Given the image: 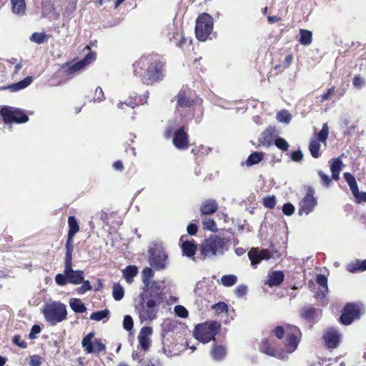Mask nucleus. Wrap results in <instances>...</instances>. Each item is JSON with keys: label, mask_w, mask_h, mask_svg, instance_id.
Returning a JSON list of instances; mask_svg holds the SVG:
<instances>
[{"label": "nucleus", "mask_w": 366, "mask_h": 366, "mask_svg": "<svg viewBox=\"0 0 366 366\" xmlns=\"http://www.w3.org/2000/svg\"><path fill=\"white\" fill-rule=\"evenodd\" d=\"M162 292H139L135 302V312L141 323L157 318L159 307L163 300Z\"/></svg>", "instance_id": "1"}, {"label": "nucleus", "mask_w": 366, "mask_h": 366, "mask_svg": "<svg viewBox=\"0 0 366 366\" xmlns=\"http://www.w3.org/2000/svg\"><path fill=\"white\" fill-rule=\"evenodd\" d=\"M199 249L201 255L204 258L222 255L227 249V241L213 234L202 242Z\"/></svg>", "instance_id": "2"}, {"label": "nucleus", "mask_w": 366, "mask_h": 366, "mask_svg": "<svg viewBox=\"0 0 366 366\" xmlns=\"http://www.w3.org/2000/svg\"><path fill=\"white\" fill-rule=\"evenodd\" d=\"M43 314L46 320L52 326L66 320V305L60 302H52L44 305Z\"/></svg>", "instance_id": "3"}, {"label": "nucleus", "mask_w": 366, "mask_h": 366, "mask_svg": "<svg viewBox=\"0 0 366 366\" xmlns=\"http://www.w3.org/2000/svg\"><path fill=\"white\" fill-rule=\"evenodd\" d=\"M274 332L279 339L282 338L286 334L285 347L287 353H292L297 349L301 335L298 327L287 325L285 329L282 326H278L274 329Z\"/></svg>", "instance_id": "4"}, {"label": "nucleus", "mask_w": 366, "mask_h": 366, "mask_svg": "<svg viewBox=\"0 0 366 366\" xmlns=\"http://www.w3.org/2000/svg\"><path fill=\"white\" fill-rule=\"evenodd\" d=\"M220 328V324L216 321L206 322L197 325L194 330V337L202 343L214 340Z\"/></svg>", "instance_id": "5"}, {"label": "nucleus", "mask_w": 366, "mask_h": 366, "mask_svg": "<svg viewBox=\"0 0 366 366\" xmlns=\"http://www.w3.org/2000/svg\"><path fill=\"white\" fill-rule=\"evenodd\" d=\"M213 29V19L207 14H202L196 20L195 34L197 38L204 41L207 39Z\"/></svg>", "instance_id": "6"}, {"label": "nucleus", "mask_w": 366, "mask_h": 366, "mask_svg": "<svg viewBox=\"0 0 366 366\" xmlns=\"http://www.w3.org/2000/svg\"><path fill=\"white\" fill-rule=\"evenodd\" d=\"M154 271L150 267H145L142 272V286L140 292H162L160 283L154 280Z\"/></svg>", "instance_id": "7"}, {"label": "nucleus", "mask_w": 366, "mask_h": 366, "mask_svg": "<svg viewBox=\"0 0 366 366\" xmlns=\"http://www.w3.org/2000/svg\"><path fill=\"white\" fill-rule=\"evenodd\" d=\"M329 135V128L327 124L322 125L320 132L316 134L315 138L312 139L309 145V150L312 157L317 158L320 157V143L322 142L325 146L327 144V139Z\"/></svg>", "instance_id": "8"}, {"label": "nucleus", "mask_w": 366, "mask_h": 366, "mask_svg": "<svg viewBox=\"0 0 366 366\" xmlns=\"http://www.w3.org/2000/svg\"><path fill=\"white\" fill-rule=\"evenodd\" d=\"M0 114L6 124L24 123L28 121L27 116L20 109L12 107H4L0 110Z\"/></svg>", "instance_id": "9"}, {"label": "nucleus", "mask_w": 366, "mask_h": 366, "mask_svg": "<svg viewBox=\"0 0 366 366\" xmlns=\"http://www.w3.org/2000/svg\"><path fill=\"white\" fill-rule=\"evenodd\" d=\"M81 345L88 354L99 353L106 349L105 345L100 340L94 338V332L89 333L82 339Z\"/></svg>", "instance_id": "10"}, {"label": "nucleus", "mask_w": 366, "mask_h": 366, "mask_svg": "<svg viewBox=\"0 0 366 366\" xmlns=\"http://www.w3.org/2000/svg\"><path fill=\"white\" fill-rule=\"evenodd\" d=\"M362 313L363 309L359 305L347 304L343 309L340 320L342 324L349 325L354 320L359 318Z\"/></svg>", "instance_id": "11"}, {"label": "nucleus", "mask_w": 366, "mask_h": 366, "mask_svg": "<svg viewBox=\"0 0 366 366\" xmlns=\"http://www.w3.org/2000/svg\"><path fill=\"white\" fill-rule=\"evenodd\" d=\"M149 264L157 269H162L165 267V262L167 255L160 247H155L150 250Z\"/></svg>", "instance_id": "12"}, {"label": "nucleus", "mask_w": 366, "mask_h": 366, "mask_svg": "<svg viewBox=\"0 0 366 366\" xmlns=\"http://www.w3.org/2000/svg\"><path fill=\"white\" fill-rule=\"evenodd\" d=\"M315 191L310 189L305 197L300 202V209L299 214H309L316 207L317 204V199L314 197Z\"/></svg>", "instance_id": "13"}, {"label": "nucleus", "mask_w": 366, "mask_h": 366, "mask_svg": "<svg viewBox=\"0 0 366 366\" xmlns=\"http://www.w3.org/2000/svg\"><path fill=\"white\" fill-rule=\"evenodd\" d=\"M96 59V54L93 52H90L88 54L86 55V56L71 66L67 69L66 71L67 75H72L75 74L76 72L81 70L84 69L86 66L89 64L91 62H92Z\"/></svg>", "instance_id": "14"}, {"label": "nucleus", "mask_w": 366, "mask_h": 366, "mask_svg": "<svg viewBox=\"0 0 366 366\" xmlns=\"http://www.w3.org/2000/svg\"><path fill=\"white\" fill-rule=\"evenodd\" d=\"M249 258L252 265H256L262 259H269L272 254L268 249L259 250L257 248H252L248 253Z\"/></svg>", "instance_id": "15"}, {"label": "nucleus", "mask_w": 366, "mask_h": 366, "mask_svg": "<svg viewBox=\"0 0 366 366\" xmlns=\"http://www.w3.org/2000/svg\"><path fill=\"white\" fill-rule=\"evenodd\" d=\"M179 245L182 248L183 254L191 257L194 255L197 251V245L193 239H188L186 236H182L179 240Z\"/></svg>", "instance_id": "16"}, {"label": "nucleus", "mask_w": 366, "mask_h": 366, "mask_svg": "<svg viewBox=\"0 0 366 366\" xmlns=\"http://www.w3.org/2000/svg\"><path fill=\"white\" fill-rule=\"evenodd\" d=\"M341 338V335L335 329L327 330L324 335V340L326 345L329 348H335L337 347Z\"/></svg>", "instance_id": "17"}, {"label": "nucleus", "mask_w": 366, "mask_h": 366, "mask_svg": "<svg viewBox=\"0 0 366 366\" xmlns=\"http://www.w3.org/2000/svg\"><path fill=\"white\" fill-rule=\"evenodd\" d=\"M152 333V328L151 327H143L138 335V341L141 347L144 350H148L150 346L151 340L150 336Z\"/></svg>", "instance_id": "18"}, {"label": "nucleus", "mask_w": 366, "mask_h": 366, "mask_svg": "<svg viewBox=\"0 0 366 366\" xmlns=\"http://www.w3.org/2000/svg\"><path fill=\"white\" fill-rule=\"evenodd\" d=\"M173 144L179 149H184L188 147V136L183 128L179 129L175 132Z\"/></svg>", "instance_id": "19"}, {"label": "nucleus", "mask_w": 366, "mask_h": 366, "mask_svg": "<svg viewBox=\"0 0 366 366\" xmlns=\"http://www.w3.org/2000/svg\"><path fill=\"white\" fill-rule=\"evenodd\" d=\"M162 67L163 64L161 62L155 63V64H151L148 69L149 79L151 81H156L162 78Z\"/></svg>", "instance_id": "20"}, {"label": "nucleus", "mask_w": 366, "mask_h": 366, "mask_svg": "<svg viewBox=\"0 0 366 366\" xmlns=\"http://www.w3.org/2000/svg\"><path fill=\"white\" fill-rule=\"evenodd\" d=\"M261 352L279 359H285L287 355L280 351H277L269 346V342L267 340L263 341L259 347Z\"/></svg>", "instance_id": "21"}, {"label": "nucleus", "mask_w": 366, "mask_h": 366, "mask_svg": "<svg viewBox=\"0 0 366 366\" xmlns=\"http://www.w3.org/2000/svg\"><path fill=\"white\" fill-rule=\"evenodd\" d=\"M217 208L218 204L214 199H207L202 202L200 212L202 214H210L214 213Z\"/></svg>", "instance_id": "22"}, {"label": "nucleus", "mask_w": 366, "mask_h": 366, "mask_svg": "<svg viewBox=\"0 0 366 366\" xmlns=\"http://www.w3.org/2000/svg\"><path fill=\"white\" fill-rule=\"evenodd\" d=\"M284 277L285 275L281 271L272 272L268 275V280L266 282V285L271 287L277 286L284 280Z\"/></svg>", "instance_id": "23"}, {"label": "nucleus", "mask_w": 366, "mask_h": 366, "mask_svg": "<svg viewBox=\"0 0 366 366\" xmlns=\"http://www.w3.org/2000/svg\"><path fill=\"white\" fill-rule=\"evenodd\" d=\"M343 163L340 158H335L332 159L330 165V170L332 172V177L335 180L340 179V172L342 169Z\"/></svg>", "instance_id": "24"}, {"label": "nucleus", "mask_w": 366, "mask_h": 366, "mask_svg": "<svg viewBox=\"0 0 366 366\" xmlns=\"http://www.w3.org/2000/svg\"><path fill=\"white\" fill-rule=\"evenodd\" d=\"M122 273L127 282L128 284H132L133 282L134 277L138 273V268L134 265H129L123 269Z\"/></svg>", "instance_id": "25"}, {"label": "nucleus", "mask_w": 366, "mask_h": 366, "mask_svg": "<svg viewBox=\"0 0 366 366\" xmlns=\"http://www.w3.org/2000/svg\"><path fill=\"white\" fill-rule=\"evenodd\" d=\"M347 269L349 272L355 273L357 272H363L366 270V259L356 260L347 264Z\"/></svg>", "instance_id": "26"}, {"label": "nucleus", "mask_w": 366, "mask_h": 366, "mask_svg": "<svg viewBox=\"0 0 366 366\" xmlns=\"http://www.w3.org/2000/svg\"><path fill=\"white\" fill-rule=\"evenodd\" d=\"M273 129L272 128L267 129L261 134L260 144L267 147H269L273 142Z\"/></svg>", "instance_id": "27"}, {"label": "nucleus", "mask_w": 366, "mask_h": 366, "mask_svg": "<svg viewBox=\"0 0 366 366\" xmlns=\"http://www.w3.org/2000/svg\"><path fill=\"white\" fill-rule=\"evenodd\" d=\"M31 77L28 76L17 83L8 86V89L11 92H16L27 87L31 84Z\"/></svg>", "instance_id": "28"}, {"label": "nucleus", "mask_w": 366, "mask_h": 366, "mask_svg": "<svg viewBox=\"0 0 366 366\" xmlns=\"http://www.w3.org/2000/svg\"><path fill=\"white\" fill-rule=\"evenodd\" d=\"M69 305H70L71 310L74 312L84 313L86 311V308L85 305L82 303V302L79 299H76V298L71 299L69 301Z\"/></svg>", "instance_id": "29"}, {"label": "nucleus", "mask_w": 366, "mask_h": 366, "mask_svg": "<svg viewBox=\"0 0 366 366\" xmlns=\"http://www.w3.org/2000/svg\"><path fill=\"white\" fill-rule=\"evenodd\" d=\"M66 277L69 282L74 285H79L84 280V272L81 270H75L66 276Z\"/></svg>", "instance_id": "30"}, {"label": "nucleus", "mask_w": 366, "mask_h": 366, "mask_svg": "<svg viewBox=\"0 0 366 366\" xmlns=\"http://www.w3.org/2000/svg\"><path fill=\"white\" fill-rule=\"evenodd\" d=\"M210 353L214 360L219 361L224 358L226 350L223 346H215L212 349Z\"/></svg>", "instance_id": "31"}, {"label": "nucleus", "mask_w": 366, "mask_h": 366, "mask_svg": "<svg viewBox=\"0 0 366 366\" xmlns=\"http://www.w3.org/2000/svg\"><path fill=\"white\" fill-rule=\"evenodd\" d=\"M300 38L299 42L305 46H308L312 43V33L306 29H300Z\"/></svg>", "instance_id": "32"}, {"label": "nucleus", "mask_w": 366, "mask_h": 366, "mask_svg": "<svg viewBox=\"0 0 366 366\" xmlns=\"http://www.w3.org/2000/svg\"><path fill=\"white\" fill-rule=\"evenodd\" d=\"M69 231L67 236L74 237L79 230V224L76 218L71 216L68 218Z\"/></svg>", "instance_id": "33"}, {"label": "nucleus", "mask_w": 366, "mask_h": 366, "mask_svg": "<svg viewBox=\"0 0 366 366\" xmlns=\"http://www.w3.org/2000/svg\"><path fill=\"white\" fill-rule=\"evenodd\" d=\"M14 13L23 14L26 8L25 0H11Z\"/></svg>", "instance_id": "34"}, {"label": "nucleus", "mask_w": 366, "mask_h": 366, "mask_svg": "<svg viewBox=\"0 0 366 366\" xmlns=\"http://www.w3.org/2000/svg\"><path fill=\"white\" fill-rule=\"evenodd\" d=\"M177 98V104L181 107H189L192 104V101L187 97L184 92H179Z\"/></svg>", "instance_id": "35"}, {"label": "nucleus", "mask_w": 366, "mask_h": 366, "mask_svg": "<svg viewBox=\"0 0 366 366\" xmlns=\"http://www.w3.org/2000/svg\"><path fill=\"white\" fill-rule=\"evenodd\" d=\"M220 281L224 287H232L237 282V277L234 274H226L221 277Z\"/></svg>", "instance_id": "36"}, {"label": "nucleus", "mask_w": 366, "mask_h": 366, "mask_svg": "<svg viewBox=\"0 0 366 366\" xmlns=\"http://www.w3.org/2000/svg\"><path fill=\"white\" fill-rule=\"evenodd\" d=\"M317 282L320 285V293L322 294V297H324L325 295V293L327 292L328 287H327V277L323 274H318L317 276Z\"/></svg>", "instance_id": "37"}, {"label": "nucleus", "mask_w": 366, "mask_h": 366, "mask_svg": "<svg viewBox=\"0 0 366 366\" xmlns=\"http://www.w3.org/2000/svg\"><path fill=\"white\" fill-rule=\"evenodd\" d=\"M263 158L262 152H253L252 153L247 159V165L252 166L259 163Z\"/></svg>", "instance_id": "38"}, {"label": "nucleus", "mask_w": 366, "mask_h": 366, "mask_svg": "<svg viewBox=\"0 0 366 366\" xmlns=\"http://www.w3.org/2000/svg\"><path fill=\"white\" fill-rule=\"evenodd\" d=\"M112 295L115 300H121L124 295L123 287L119 283H114L113 285Z\"/></svg>", "instance_id": "39"}, {"label": "nucleus", "mask_w": 366, "mask_h": 366, "mask_svg": "<svg viewBox=\"0 0 366 366\" xmlns=\"http://www.w3.org/2000/svg\"><path fill=\"white\" fill-rule=\"evenodd\" d=\"M344 177L350 186V190L352 192H357V189L358 188L357 184L355 178L350 173L345 172L344 173Z\"/></svg>", "instance_id": "40"}, {"label": "nucleus", "mask_w": 366, "mask_h": 366, "mask_svg": "<svg viewBox=\"0 0 366 366\" xmlns=\"http://www.w3.org/2000/svg\"><path fill=\"white\" fill-rule=\"evenodd\" d=\"M277 120L280 123L289 124L291 121V115L287 110H282L277 114Z\"/></svg>", "instance_id": "41"}, {"label": "nucleus", "mask_w": 366, "mask_h": 366, "mask_svg": "<svg viewBox=\"0 0 366 366\" xmlns=\"http://www.w3.org/2000/svg\"><path fill=\"white\" fill-rule=\"evenodd\" d=\"M109 311L108 310H104L92 313L90 315V319L95 321L102 320L104 318H108Z\"/></svg>", "instance_id": "42"}, {"label": "nucleus", "mask_w": 366, "mask_h": 366, "mask_svg": "<svg viewBox=\"0 0 366 366\" xmlns=\"http://www.w3.org/2000/svg\"><path fill=\"white\" fill-rule=\"evenodd\" d=\"M202 224L204 229L211 232H216L217 230L216 223L212 219L205 218L203 219Z\"/></svg>", "instance_id": "43"}, {"label": "nucleus", "mask_w": 366, "mask_h": 366, "mask_svg": "<svg viewBox=\"0 0 366 366\" xmlns=\"http://www.w3.org/2000/svg\"><path fill=\"white\" fill-rule=\"evenodd\" d=\"M30 40L34 43L40 44L46 41V35L44 33L36 32L31 36Z\"/></svg>", "instance_id": "44"}, {"label": "nucleus", "mask_w": 366, "mask_h": 366, "mask_svg": "<svg viewBox=\"0 0 366 366\" xmlns=\"http://www.w3.org/2000/svg\"><path fill=\"white\" fill-rule=\"evenodd\" d=\"M74 237L67 236V239L66 242V257H72V252L74 250L73 246V239Z\"/></svg>", "instance_id": "45"}, {"label": "nucleus", "mask_w": 366, "mask_h": 366, "mask_svg": "<svg viewBox=\"0 0 366 366\" xmlns=\"http://www.w3.org/2000/svg\"><path fill=\"white\" fill-rule=\"evenodd\" d=\"M274 144L278 149L282 151H287L289 148V144L282 137L277 138L274 141Z\"/></svg>", "instance_id": "46"}, {"label": "nucleus", "mask_w": 366, "mask_h": 366, "mask_svg": "<svg viewBox=\"0 0 366 366\" xmlns=\"http://www.w3.org/2000/svg\"><path fill=\"white\" fill-rule=\"evenodd\" d=\"M175 314L182 318H186L188 317V311L182 305H177L174 308Z\"/></svg>", "instance_id": "47"}, {"label": "nucleus", "mask_w": 366, "mask_h": 366, "mask_svg": "<svg viewBox=\"0 0 366 366\" xmlns=\"http://www.w3.org/2000/svg\"><path fill=\"white\" fill-rule=\"evenodd\" d=\"M263 204L265 207L272 209L276 205L274 196H267L263 199Z\"/></svg>", "instance_id": "48"}, {"label": "nucleus", "mask_w": 366, "mask_h": 366, "mask_svg": "<svg viewBox=\"0 0 366 366\" xmlns=\"http://www.w3.org/2000/svg\"><path fill=\"white\" fill-rule=\"evenodd\" d=\"M134 322L130 315H125L123 320V327L127 331H131L133 329Z\"/></svg>", "instance_id": "49"}, {"label": "nucleus", "mask_w": 366, "mask_h": 366, "mask_svg": "<svg viewBox=\"0 0 366 366\" xmlns=\"http://www.w3.org/2000/svg\"><path fill=\"white\" fill-rule=\"evenodd\" d=\"M353 196L355 197L356 202L357 203L360 202H366V192H360L358 188L357 189V192H352Z\"/></svg>", "instance_id": "50"}, {"label": "nucleus", "mask_w": 366, "mask_h": 366, "mask_svg": "<svg viewBox=\"0 0 366 366\" xmlns=\"http://www.w3.org/2000/svg\"><path fill=\"white\" fill-rule=\"evenodd\" d=\"M71 259L72 257H65L64 274L66 276L75 271L71 268Z\"/></svg>", "instance_id": "51"}, {"label": "nucleus", "mask_w": 366, "mask_h": 366, "mask_svg": "<svg viewBox=\"0 0 366 366\" xmlns=\"http://www.w3.org/2000/svg\"><path fill=\"white\" fill-rule=\"evenodd\" d=\"M334 93H335V87H332V88L329 89L325 94L320 96V102H324L327 100H330L332 98V97L333 96Z\"/></svg>", "instance_id": "52"}, {"label": "nucleus", "mask_w": 366, "mask_h": 366, "mask_svg": "<svg viewBox=\"0 0 366 366\" xmlns=\"http://www.w3.org/2000/svg\"><path fill=\"white\" fill-rule=\"evenodd\" d=\"M104 99V94L101 87L96 89L94 97V102H102Z\"/></svg>", "instance_id": "53"}, {"label": "nucleus", "mask_w": 366, "mask_h": 366, "mask_svg": "<svg viewBox=\"0 0 366 366\" xmlns=\"http://www.w3.org/2000/svg\"><path fill=\"white\" fill-rule=\"evenodd\" d=\"M217 313H222L227 311V305L224 302H219L213 306Z\"/></svg>", "instance_id": "54"}, {"label": "nucleus", "mask_w": 366, "mask_h": 366, "mask_svg": "<svg viewBox=\"0 0 366 366\" xmlns=\"http://www.w3.org/2000/svg\"><path fill=\"white\" fill-rule=\"evenodd\" d=\"M81 283H82V285L80 287H79L77 290L79 294H84L86 291L92 290V287L88 280H86V281L83 280L81 282Z\"/></svg>", "instance_id": "55"}, {"label": "nucleus", "mask_w": 366, "mask_h": 366, "mask_svg": "<svg viewBox=\"0 0 366 366\" xmlns=\"http://www.w3.org/2000/svg\"><path fill=\"white\" fill-rule=\"evenodd\" d=\"M282 212L285 215L290 216L295 212V207L292 204L287 203L282 207Z\"/></svg>", "instance_id": "56"}, {"label": "nucleus", "mask_w": 366, "mask_h": 366, "mask_svg": "<svg viewBox=\"0 0 366 366\" xmlns=\"http://www.w3.org/2000/svg\"><path fill=\"white\" fill-rule=\"evenodd\" d=\"M247 291V287L244 285H240L237 286L235 289V294L237 297H241L246 295Z\"/></svg>", "instance_id": "57"}, {"label": "nucleus", "mask_w": 366, "mask_h": 366, "mask_svg": "<svg viewBox=\"0 0 366 366\" xmlns=\"http://www.w3.org/2000/svg\"><path fill=\"white\" fill-rule=\"evenodd\" d=\"M55 281L59 285H64L68 280L66 274H58L55 277Z\"/></svg>", "instance_id": "58"}, {"label": "nucleus", "mask_w": 366, "mask_h": 366, "mask_svg": "<svg viewBox=\"0 0 366 366\" xmlns=\"http://www.w3.org/2000/svg\"><path fill=\"white\" fill-rule=\"evenodd\" d=\"M30 366H41V358L38 355H32L29 361Z\"/></svg>", "instance_id": "59"}, {"label": "nucleus", "mask_w": 366, "mask_h": 366, "mask_svg": "<svg viewBox=\"0 0 366 366\" xmlns=\"http://www.w3.org/2000/svg\"><path fill=\"white\" fill-rule=\"evenodd\" d=\"M303 154L300 150H297L291 154V159L295 162H300L302 159Z\"/></svg>", "instance_id": "60"}, {"label": "nucleus", "mask_w": 366, "mask_h": 366, "mask_svg": "<svg viewBox=\"0 0 366 366\" xmlns=\"http://www.w3.org/2000/svg\"><path fill=\"white\" fill-rule=\"evenodd\" d=\"M318 174H319V176L320 177V178L322 179V182L323 184L325 186L328 187L330 183V182H331V180H330V177H328V175L325 174L322 171H319Z\"/></svg>", "instance_id": "61"}, {"label": "nucleus", "mask_w": 366, "mask_h": 366, "mask_svg": "<svg viewBox=\"0 0 366 366\" xmlns=\"http://www.w3.org/2000/svg\"><path fill=\"white\" fill-rule=\"evenodd\" d=\"M13 342L16 344L17 345H19L20 347L21 348H25L26 347V342H24V340H22L20 337V336H18V335H15L14 337H13Z\"/></svg>", "instance_id": "62"}, {"label": "nucleus", "mask_w": 366, "mask_h": 366, "mask_svg": "<svg viewBox=\"0 0 366 366\" xmlns=\"http://www.w3.org/2000/svg\"><path fill=\"white\" fill-rule=\"evenodd\" d=\"M365 84L364 80L360 76H355L353 79V85L357 89H360Z\"/></svg>", "instance_id": "63"}, {"label": "nucleus", "mask_w": 366, "mask_h": 366, "mask_svg": "<svg viewBox=\"0 0 366 366\" xmlns=\"http://www.w3.org/2000/svg\"><path fill=\"white\" fill-rule=\"evenodd\" d=\"M197 224L192 223L187 226V231L189 234L194 235L197 232Z\"/></svg>", "instance_id": "64"}]
</instances>
